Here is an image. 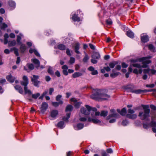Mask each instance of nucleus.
I'll use <instances>...</instances> for the list:
<instances>
[{
	"instance_id": "59",
	"label": "nucleus",
	"mask_w": 156,
	"mask_h": 156,
	"mask_svg": "<svg viewBox=\"0 0 156 156\" xmlns=\"http://www.w3.org/2000/svg\"><path fill=\"white\" fill-rule=\"evenodd\" d=\"M62 68L63 70H67L68 69V67L67 65H64L62 66Z\"/></svg>"
},
{
	"instance_id": "28",
	"label": "nucleus",
	"mask_w": 156,
	"mask_h": 156,
	"mask_svg": "<svg viewBox=\"0 0 156 156\" xmlns=\"http://www.w3.org/2000/svg\"><path fill=\"white\" fill-rule=\"evenodd\" d=\"M73 109V106L71 105H68L66 108V111H71Z\"/></svg>"
},
{
	"instance_id": "47",
	"label": "nucleus",
	"mask_w": 156,
	"mask_h": 156,
	"mask_svg": "<svg viewBox=\"0 0 156 156\" xmlns=\"http://www.w3.org/2000/svg\"><path fill=\"white\" fill-rule=\"evenodd\" d=\"M150 108L154 111H156V106L153 105H151L150 106Z\"/></svg>"
},
{
	"instance_id": "37",
	"label": "nucleus",
	"mask_w": 156,
	"mask_h": 156,
	"mask_svg": "<svg viewBox=\"0 0 156 156\" xmlns=\"http://www.w3.org/2000/svg\"><path fill=\"white\" fill-rule=\"evenodd\" d=\"M64 124V122L63 121H61L59 122L57 126L58 127H59L61 128H62Z\"/></svg>"
},
{
	"instance_id": "34",
	"label": "nucleus",
	"mask_w": 156,
	"mask_h": 156,
	"mask_svg": "<svg viewBox=\"0 0 156 156\" xmlns=\"http://www.w3.org/2000/svg\"><path fill=\"white\" fill-rule=\"evenodd\" d=\"M70 113H67L66 116L67 117H66L65 116L63 117V119L65 121L68 122V119L70 117Z\"/></svg>"
},
{
	"instance_id": "20",
	"label": "nucleus",
	"mask_w": 156,
	"mask_h": 156,
	"mask_svg": "<svg viewBox=\"0 0 156 156\" xmlns=\"http://www.w3.org/2000/svg\"><path fill=\"white\" fill-rule=\"evenodd\" d=\"M149 37L147 35H145L141 37V40L142 42L144 43L147 42L149 41Z\"/></svg>"
},
{
	"instance_id": "8",
	"label": "nucleus",
	"mask_w": 156,
	"mask_h": 156,
	"mask_svg": "<svg viewBox=\"0 0 156 156\" xmlns=\"http://www.w3.org/2000/svg\"><path fill=\"white\" fill-rule=\"evenodd\" d=\"M91 115L92 117L91 118L90 117H88L87 121L89 122H92L93 123L97 124L98 123H100L101 121L98 119L94 117V113H92L91 114Z\"/></svg>"
},
{
	"instance_id": "60",
	"label": "nucleus",
	"mask_w": 156,
	"mask_h": 156,
	"mask_svg": "<svg viewBox=\"0 0 156 156\" xmlns=\"http://www.w3.org/2000/svg\"><path fill=\"white\" fill-rule=\"evenodd\" d=\"M107 152L108 153H111L113 152L111 148L108 149L106 150Z\"/></svg>"
},
{
	"instance_id": "43",
	"label": "nucleus",
	"mask_w": 156,
	"mask_h": 156,
	"mask_svg": "<svg viewBox=\"0 0 156 156\" xmlns=\"http://www.w3.org/2000/svg\"><path fill=\"white\" fill-rule=\"evenodd\" d=\"M7 27L8 26L5 23H2V26H1V28L2 29L7 28Z\"/></svg>"
},
{
	"instance_id": "57",
	"label": "nucleus",
	"mask_w": 156,
	"mask_h": 156,
	"mask_svg": "<svg viewBox=\"0 0 156 156\" xmlns=\"http://www.w3.org/2000/svg\"><path fill=\"white\" fill-rule=\"evenodd\" d=\"M148 48L150 50H153L154 49V46L152 44H150L148 46Z\"/></svg>"
},
{
	"instance_id": "2",
	"label": "nucleus",
	"mask_w": 156,
	"mask_h": 156,
	"mask_svg": "<svg viewBox=\"0 0 156 156\" xmlns=\"http://www.w3.org/2000/svg\"><path fill=\"white\" fill-rule=\"evenodd\" d=\"M144 112H140L139 114V116L140 117L142 120L146 119L147 120H149L148 118L150 117V109L149 108L148 105H142Z\"/></svg>"
},
{
	"instance_id": "36",
	"label": "nucleus",
	"mask_w": 156,
	"mask_h": 156,
	"mask_svg": "<svg viewBox=\"0 0 156 156\" xmlns=\"http://www.w3.org/2000/svg\"><path fill=\"white\" fill-rule=\"evenodd\" d=\"M151 69L148 68L147 69H144L143 70L144 73H148V75H151V73H150Z\"/></svg>"
},
{
	"instance_id": "24",
	"label": "nucleus",
	"mask_w": 156,
	"mask_h": 156,
	"mask_svg": "<svg viewBox=\"0 0 156 156\" xmlns=\"http://www.w3.org/2000/svg\"><path fill=\"white\" fill-rule=\"evenodd\" d=\"M118 62L116 61H113L111 62L109 64V67L111 68H114L115 66L118 64Z\"/></svg>"
},
{
	"instance_id": "7",
	"label": "nucleus",
	"mask_w": 156,
	"mask_h": 156,
	"mask_svg": "<svg viewBox=\"0 0 156 156\" xmlns=\"http://www.w3.org/2000/svg\"><path fill=\"white\" fill-rule=\"evenodd\" d=\"M33 77H31L30 78L31 81L33 82L35 86L38 87V84L40 83V82L38 81L37 79L39 78V76L33 75Z\"/></svg>"
},
{
	"instance_id": "48",
	"label": "nucleus",
	"mask_w": 156,
	"mask_h": 156,
	"mask_svg": "<svg viewBox=\"0 0 156 156\" xmlns=\"http://www.w3.org/2000/svg\"><path fill=\"white\" fill-rule=\"evenodd\" d=\"M75 58H74L71 57L70 58L69 62L71 64H72L74 62Z\"/></svg>"
},
{
	"instance_id": "18",
	"label": "nucleus",
	"mask_w": 156,
	"mask_h": 156,
	"mask_svg": "<svg viewBox=\"0 0 156 156\" xmlns=\"http://www.w3.org/2000/svg\"><path fill=\"white\" fill-rule=\"evenodd\" d=\"M72 19L74 21H78L79 22L80 21V19L79 17L78 16V15L76 14H74L72 18Z\"/></svg>"
},
{
	"instance_id": "27",
	"label": "nucleus",
	"mask_w": 156,
	"mask_h": 156,
	"mask_svg": "<svg viewBox=\"0 0 156 156\" xmlns=\"http://www.w3.org/2000/svg\"><path fill=\"white\" fill-rule=\"evenodd\" d=\"M108 114V112L107 111H102L100 114V115L101 116L105 117Z\"/></svg>"
},
{
	"instance_id": "42",
	"label": "nucleus",
	"mask_w": 156,
	"mask_h": 156,
	"mask_svg": "<svg viewBox=\"0 0 156 156\" xmlns=\"http://www.w3.org/2000/svg\"><path fill=\"white\" fill-rule=\"evenodd\" d=\"M27 66L28 68L30 70H33L34 68V65L32 64H28Z\"/></svg>"
},
{
	"instance_id": "17",
	"label": "nucleus",
	"mask_w": 156,
	"mask_h": 156,
	"mask_svg": "<svg viewBox=\"0 0 156 156\" xmlns=\"http://www.w3.org/2000/svg\"><path fill=\"white\" fill-rule=\"evenodd\" d=\"M112 73H111L110 76L112 78H115L120 73L119 72H117L116 73H114L115 71V69H113L112 70Z\"/></svg>"
},
{
	"instance_id": "46",
	"label": "nucleus",
	"mask_w": 156,
	"mask_h": 156,
	"mask_svg": "<svg viewBox=\"0 0 156 156\" xmlns=\"http://www.w3.org/2000/svg\"><path fill=\"white\" fill-rule=\"evenodd\" d=\"M107 24L109 25H111L112 23V22L111 19H109L106 21Z\"/></svg>"
},
{
	"instance_id": "4",
	"label": "nucleus",
	"mask_w": 156,
	"mask_h": 156,
	"mask_svg": "<svg viewBox=\"0 0 156 156\" xmlns=\"http://www.w3.org/2000/svg\"><path fill=\"white\" fill-rule=\"evenodd\" d=\"M110 114H109L106 118L107 120H109L112 117L117 118L119 117V115L115 111L114 109H111L110 110Z\"/></svg>"
},
{
	"instance_id": "11",
	"label": "nucleus",
	"mask_w": 156,
	"mask_h": 156,
	"mask_svg": "<svg viewBox=\"0 0 156 156\" xmlns=\"http://www.w3.org/2000/svg\"><path fill=\"white\" fill-rule=\"evenodd\" d=\"M140 61H142V63L143 65H141V68H146L147 67V64L151 63V61L150 60H141L140 59Z\"/></svg>"
},
{
	"instance_id": "45",
	"label": "nucleus",
	"mask_w": 156,
	"mask_h": 156,
	"mask_svg": "<svg viewBox=\"0 0 156 156\" xmlns=\"http://www.w3.org/2000/svg\"><path fill=\"white\" fill-rule=\"evenodd\" d=\"M127 111L129 114H133V113L134 112V111L131 109H128Z\"/></svg>"
},
{
	"instance_id": "6",
	"label": "nucleus",
	"mask_w": 156,
	"mask_h": 156,
	"mask_svg": "<svg viewBox=\"0 0 156 156\" xmlns=\"http://www.w3.org/2000/svg\"><path fill=\"white\" fill-rule=\"evenodd\" d=\"M155 91V90L154 89H151L149 90H141V89H131V92L136 94H144L147 92H151Z\"/></svg>"
},
{
	"instance_id": "44",
	"label": "nucleus",
	"mask_w": 156,
	"mask_h": 156,
	"mask_svg": "<svg viewBox=\"0 0 156 156\" xmlns=\"http://www.w3.org/2000/svg\"><path fill=\"white\" fill-rule=\"evenodd\" d=\"M81 104V102H77L75 104L74 106L76 108H79Z\"/></svg>"
},
{
	"instance_id": "55",
	"label": "nucleus",
	"mask_w": 156,
	"mask_h": 156,
	"mask_svg": "<svg viewBox=\"0 0 156 156\" xmlns=\"http://www.w3.org/2000/svg\"><path fill=\"white\" fill-rule=\"evenodd\" d=\"M150 71L151 72H150V73H151V75H153L156 73V70L154 69H151Z\"/></svg>"
},
{
	"instance_id": "54",
	"label": "nucleus",
	"mask_w": 156,
	"mask_h": 156,
	"mask_svg": "<svg viewBox=\"0 0 156 156\" xmlns=\"http://www.w3.org/2000/svg\"><path fill=\"white\" fill-rule=\"evenodd\" d=\"M14 49H15V51H14V54L16 55V56H18L19 55V53L18 52V49L17 48H15Z\"/></svg>"
},
{
	"instance_id": "56",
	"label": "nucleus",
	"mask_w": 156,
	"mask_h": 156,
	"mask_svg": "<svg viewBox=\"0 0 156 156\" xmlns=\"http://www.w3.org/2000/svg\"><path fill=\"white\" fill-rule=\"evenodd\" d=\"M66 53L69 56H70L71 55L70 53V51L69 48L66 49Z\"/></svg>"
},
{
	"instance_id": "26",
	"label": "nucleus",
	"mask_w": 156,
	"mask_h": 156,
	"mask_svg": "<svg viewBox=\"0 0 156 156\" xmlns=\"http://www.w3.org/2000/svg\"><path fill=\"white\" fill-rule=\"evenodd\" d=\"M26 50V47L25 44H22L20 48V52L22 53H23Z\"/></svg>"
},
{
	"instance_id": "51",
	"label": "nucleus",
	"mask_w": 156,
	"mask_h": 156,
	"mask_svg": "<svg viewBox=\"0 0 156 156\" xmlns=\"http://www.w3.org/2000/svg\"><path fill=\"white\" fill-rule=\"evenodd\" d=\"M17 39H16L17 42L18 43H20L21 44V43L20 42V41L21 39V37L20 36L18 35L17 36Z\"/></svg>"
},
{
	"instance_id": "62",
	"label": "nucleus",
	"mask_w": 156,
	"mask_h": 156,
	"mask_svg": "<svg viewBox=\"0 0 156 156\" xmlns=\"http://www.w3.org/2000/svg\"><path fill=\"white\" fill-rule=\"evenodd\" d=\"M127 123H128V122L127 121L123 120V121H122V125L125 126L127 125Z\"/></svg>"
},
{
	"instance_id": "39",
	"label": "nucleus",
	"mask_w": 156,
	"mask_h": 156,
	"mask_svg": "<svg viewBox=\"0 0 156 156\" xmlns=\"http://www.w3.org/2000/svg\"><path fill=\"white\" fill-rule=\"evenodd\" d=\"M84 126L83 124L81 123H78L77 125V127L78 129H80L83 128Z\"/></svg>"
},
{
	"instance_id": "9",
	"label": "nucleus",
	"mask_w": 156,
	"mask_h": 156,
	"mask_svg": "<svg viewBox=\"0 0 156 156\" xmlns=\"http://www.w3.org/2000/svg\"><path fill=\"white\" fill-rule=\"evenodd\" d=\"M132 66L138 68H141V65L139 64L136 63H131L128 68V71L130 72H132L133 71V69L132 68Z\"/></svg>"
},
{
	"instance_id": "64",
	"label": "nucleus",
	"mask_w": 156,
	"mask_h": 156,
	"mask_svg": "<svg viewBox=\"0 0 156 156\" xmlns=\"http://www.w3.org/2000/svg\"><path fill=\"white\" fill-rule=\"evenodd\" d=\"M98 74V72L97 70H94V71H93L91 73V74L92 75H95Z\"/></svg>"
},
{
	"instance_id": "19",
	"label": "nucleus",
	"mask_w": 156,
	"mask_h": 156,
	"mask_svg": "<svg viewBox=\"0 0 156 156\" xmlns=\"http://www.w3.org/2000/svg\"><path fill=\"white\" fill-rule=\"evenodd\" d=\"M126 116L127 118L130 119H136L137 117V115L136 114H127Z\"/></svg>"
},
{
	"instance_id": "15",
	"label": "nucleus",
	"mask_w": 156,
	"mask_h": 156,
	"mask_svg": "<svg viewBox=\"0 0 156 156\" xmlns=\"http://www.w3.org/2000/svg\"><path fill=\"white\" fill-rule=\"evenodd\" d=\"M117 111L122 116L125 115L126 112V110L125 108H123L121 111L119 109H117Z\"/></svg>"
},
{
	"instance_id": "61",
	"label": "nucleus",
	"mask_w": 156,
	"mask_h": 156,
	"mask_svg": "<svg viewBox=\"0 0 156 156\" xmlns=\"http://www.w3.org/2000/svg\"><path fill=\"white\" fill-rule=\"evenodd\" d=\"M88 69L89 70L92 72L93 71H94V68L93 67L91 66L88 68Z\"/></svg>"
},
{
	"instance_id": "10",
	"label": "nucleus",
	"mask_w": 156,
	"mask_h": 156,
	"mask_svg": "<svg viewBox=\"0 0 156 156\" xmlns=\"http://www.w3.org/2000/svg\"><path fill=\"white\" fill-rule=\"evenodd\" d=\"M48 107V105L46 102H43L42 103L41 107L40 108L41 112V113L44 114L46 110Z\"/></svg>"
},
{
	"instance_id": "13",
	"label": "nucleus",
	"mask_w": 156,
	"mask_h": 156,
	"mask_svg": "<svg viewBox=\"0 0 156 156\" xmlns=\"http://www.w3.org/2000/svg\"><path fill=\"white\" fill-rule=\"evenodd\" d=\"M80 48V44L77 42L76 43L74 46L75 52L77 54H80V52L78 51Z\"/></svg>"
},
{
	"instance_id": "21",
	"label": "nucleus",
	"mask_w": 156,
	"mask_h": 156,
	"mask_svg": "<svg viewBox=\"0 0 156 156\" xmlns=\"http://www.w3.org/2000/svg\"><path fill=\"white\" fill-rule=\"evenodd\" d=\"M32 61L36 65L35 66L38 69L40 66V62L39 60L35 58L33 59Z\"/></svg>"
},
{
	"instance_id": "63",
	"label": "nucleus",
	"mask_w": 156,
	"mask_h": 156,
	"mask_svg": "<svg viewBox=\"0 0 156 156\" xmlns=\"http://www.w3.org/2000/svg\"><path fill=\"white\" fill-rule=\"evenodd\" d=\"M55 75L57 76L58 77H59L60 76V74L59 71H57L55 72Z\"/></svg>"
},
{
	"instance_id": "30",
	"label": "nucleus",
	"mask_w": 156,
	"mask_h": 156,
	"mask_svg": "<svg viewBox=\"0 0 156 156\" xmlns=\"http://www.w3.org/2000/svg\"><path fill=\"white\" fill-rule=\"evenodd\" d=\"M16 41L15 40H13L12 41H9L8 43V45L9 46H13L16 45Z\"/></svg>"
},
{
	"instance_id": "5",
	"label": "nucleus",
	"mask_w": 156,
	"mask_h": 156,
	"mask_svg": "<svg viewBox=\"0 0 156 156\" xmlns=\"http://www.w3.org/2000/svg\"><path fill=\"white\" fill-rule=\"evenodd\" d=\"M86 108H82L80 109V112L81 113L85 115H88L90 114V111L92 110V107H91L86 105H85Z\"/></svg>"
},
{
	"instance_id": "16",
	"label": "nucleus",
	"mask_w": 156,
	"mask_h": 156,
	"mask_svg": "<svg viewBox=\"0 0 156 156\" xmlns=\"http://www.w3.org/2000/svg\"><path fill=\"white\" fill-rule=\"evenodd\" d=\"M58 114V111L56 110H54L51 111V116L53 118L55 117Z\"/></svg>"
},
{
	"instance_id": "40",
	"label": "nucleus",
	"mask_w": 156,
	"mask_h": 156,
	"mask_svg": "<svg viewBox=\"0 0 156 156\" xmlns=\"http://www.w3.org/2000/svg\"><path fill=\"white\" fill-rule=\"evenodd\" d=\"M150 125L153 127H156V122L152 120L150 123Z\"/></svg>"
},
{
	"instance_id": "58",
	"label": "nucleus",
	"mask_w": 156,
	"mask_h": 156,
	"mask_svg": "<svg viewBox=\"0 0 156 156\" xmlns=\"http://www.w3.org/2000/svg\"><path fill=\"white\" fill-rule=\"evenodd\" d=\"M54 91V88H50L49 89V94L50 95H51L52 93Z\"/></svg>"
},
{
	"instance_id": "14",
	"label": "nucleus",
	"mask_w": 156,
	"mask_h": 156,
	"mask_svg": "<svg viewBox=\"0 0 156 156\" xmlns=\"http://www.w3.org/2000/svg\"><path fill=\"white\" fill-rule=\"evenodd\" d=\"M6 79L8 81L10 82H13L15 80V78L12 76L11 74L7 76L6 77Z\"/></svg>"
},
{
	"instance_id": "49",
	"label": "nucleus",
	"mask_w": 156,
	"mask_h": 156,
	"mask_svg": "<svg viewBox=\"0 0 156 156\" xmlns=\"http://www.w3.org/2000/svg\"><path fill=\"white\" fill-rule=\"evenodd\" d=\"M79 120L81 122H85L87 119L85 117H81L79 119Z\"/></svg>"
},
{
	"instance_id": "22",
	"label": "nucleus",
	"mask_w": 156,
	"mask_h": 156,
	"mask_svg": "<svg viewBox=\"0 0 156 156\" xmlns=\"http://www.w3.org/2000/svg\"><path fill=\"white\" fill-rule=\"evenodd\" d=\"M127 35L131 38H133L134 37V33L130 30H128L126 32Z\"/></svg>"
},
{
	"instance_id": "32",
	"label": "nucleus",
	"mask_w": 156,
	"mask_h": 156,
	"mask_svg": "<svg viewBox=\"0 0 156 156\" xmlns=\"http://www.w3.org/2000/svg\"><path fill=\"white\" fill-rule=\"evenodd\" d=\"M24 89L25 92L26 94H32V93L30 90L27 89V87H24Z\"/></svg>"
},
{
	"instance_id": "3",
	"label": "nucleus",
	"mask_w": 156,
	"mask_h": 156,
	"mask_svg": "<svg viewBox=\"0 0 156 156\" xmlns=\"http://www.w3.org/2000/svg\"><path fill=\"white\" fill-rule=\"evenodd\" d=\"M91 57L92 58L91 60V62L93 64H96L98 62L97 59H98L100 58V55L98 52H93Z\"/></svg>"
},
{
	"instance_id": "52",
	"label": "nucleus",
	"mask_w": 156,
	"mask_h": 156,
	"mask_svg": "<svg viewBox=\"0 0 156 156\" xmlns=\"http://www.w3.org/2000/svg\"><path fill=\"white\" fill-rule=\"evenodd\" d=\"M151 56H148V57H143L140 58V59L141 60H147V59H149L151 58Z\"/></svg>"
},
{
	"instance_id": "12",
	"label": "nucleus",
	"mask_w": 156,
	"mask_h": 156,
	"mask_svg": "<svg viewBox=\"0 0 156 156\" xmlns=\"http://www.w3.org/2000/svg\"><path fill=\"white\" fill-rule=\"evenodd\" d=\"M23 80H25L26 81V82L22 81L21 82V84L22 85L24 86V87H27V85L28 83V78L27 76H24L23 77Z\"/></svg>"
},
{
	"instance_id": "41",
	"label": "nucleus",
	"mask_w": 156,
	"mask_h": 156,
	"mask_svg": "<svg viewBox=\"0 0 156 156\" xmlns=\"http://www.w3.org/2000/svg\"><path fill=\"white\" fill-rule=\"evenodd\" d=\"M40 95V94L39 93H37L36 94H32V98L35 99H36Z\"/></svg>"
},
{
	"instance_id": "1",
	"label": "nucleus",
	"mask_w": 156,
	"mask_h": 156,
	"mask_svg": "<svg viewBox=\"0 0 156 156\" xmlns=\"http://www.w3.org/2000/svg\"><path fill=\"white\" fill-rule=\"evenodd\" d=\"M107 90H98L97 89L94 90L93 93L90 95V97L92 99L96 100H106L107 98L110 97V96L107 94L105 93H107Z\"/></svg>"
},
{
	"instance_id": "25",
	"label": "nucleus",
	"mask_w": 156,
	"mask_h": 156,
	"mask_svg": "<svg viewBox=\"0 0 156 156\" xmlns=\"http://www.w3.org/2000/svg\"><path fill=\"white\" fill-rule=\"evenodd\" d=\"M58 48L61 50H64L66 49L65 45L62 44H60L57 45Z\"/></svg>"
},
{
	"instance_id": "29",
	"label": "nucleus",
	"mask_w": 156,
	"mask_h": 156,
	"mask_svg": "<svg viewBox=\"0 0 156 156\" xmlns=\"http://www.w3.org/2000/svg\"><path fill=\"white\" fill-rule=\"evenodd\" d=\"M82 75V74L80 72H76L74 73L72 75L73 77L76 78Z\"/></svg>"
},
{
	"instance_id": "35",
	"label": "nucleus",
	"mask_w": 156,
	"mask_h": 156,
	"mask_svg": "<svg viewBox=\"0 0 156 156\" xmlns=\"http://www.w3.org/2000/svg\"><path fill=\"white\" fill-rule=\"evenodd\" d=\"M47 71L48 73L51 75H53L54 74V72L52 70V68L51 67H49L48 68Z\"/></svg>"
},
{
	"instance_id": "31",
	"label": "nucleus",
	"mask_w": 156,
	"mask_h": 156,
	"mask_svg": "<svg viewBox=\"0 0 156 156\" xmlns=\"http://www.w3.org/2000/svg\"><path fill=\"white\" fill-rule=\"evenodd\" d=\"M92 110L94 112H95V115L96 116H99V115H100V112H97V109L95 108H92Z\"/></svg>"
},
{
	"instance_id": "33",
	"label": "nucleus",
	"mask_w": 156,
	"mask_h": 156,
	"mask_svg": "<svg viewBox=\"0 0 156 156\" xmlns=\"http://www.w3.org/2000/svg\"><path fill=\"white\" fill-rule=\"evenodd\" d=\"M85 56L83 59V61L84 62H86L89 59V57L86 53H85Z\"/></svg>"
},
{
	"instance_id": "38",
	"label": "nucleus",
	"mask_w": 156,
	"mask_h": 156,
	"mask_svg": "<svg viewBox=\"0 0 156 156\" xmlns=\"http://www.w3.org/2000/svg\"><path fill=\"white\" fill-rule=\"evenodd\" d=\"M8 4L11 7H14L15 4L14 2L12 1H9L8 2Z\"/></svg>"
},
{
	"instance_id": "23",
	"label": "nucleus",
	"mask_w": 156,
	"mask_h": 156,
	"mask_svg": "<svg viewBox=\"0 0 156 156\" xmlns=\"http://www.w3.org/2000/svg\"><path fill=\"white\" fill-rule=\"evenodd\" d=\"M15 89L19 91V92L22 94L23 93V90L22 88L20 86L17 85L15 87Z\"/></svg>"
},
{
	"instance_id": "53",
	"label": "nucleus",
	"mask_w": 156,
	"mask_h": 156,
	"mask_svg": "<svg viewBox=\"0 0 156 156\" xmlns=\"http://www.w3.org/2000/svg\"><path fill=\"white\" fill-rule=\"evenodd\" d=\"M122 67L124 68H126L128 66V65L125 62H122Z\"/></svg>"
},
{
	"instance_id": "50",
	"label": "nucleus",
	"mask_w": 156,
	"mask_h": 156,
	"mask_svg": "<svg viewBox=\"0 0 156 156\" xmlns=\"http://www.w3.org/2000/svg\"><path fill=\"white\" fill-rule=\"evenodd\" d=\"M52 105L55 107L58 106L59 105V103L57 102H52Z\"/></svg>"
}]
</instances>
